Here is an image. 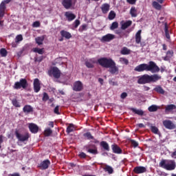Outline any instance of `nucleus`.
Returning a JSON list of instances; mask_svg holds the SVG:
<instances>
[{
  "instance_id": "f257e3e1",
  "label": "nucleus",
  "mask_w": 176,
  "mask_h": 176,
  "mask_svg": "<svg viewBox=\"0 0 176 176\" xmlns=\"http://www.w3.org/2000/svg\"><path fill=\"white\" fill-rule=\"evenodd\" d=\"M98 63L103 68L109 69V72L111 74H118L119 68L116 62L111 58L101 57L97 60Z\"/></svg>"
},
{
  "instance_id": "f03ea898",
  "label": "nucleus",
  "mask_w": 176,
  "mask_h": 176,
  "mask_svg": "<svg viewBox=\"0 0 176 176\" xmlns=\"http://www.w3.org/2000/svg\"><path fill=\"white\" fill-rule=\"evenodd\" d=\"M134 71L137 72H151L153 74L158 73L160 72V67L156 64L155 62L150 60L148 64L147 63H141L137 65L134 68Z\"/></svg>"
},
{
  "instance_id": "7ed1b4c3",
  "label": "nucleus",
  "mask_w": 176,
  "mask_h": 176,
  "mask_svg": "<svg viewBox=\"0 0 176 176\" xmlns=\"http://www.w3.org/2000/svg\"><path fill=\"white\" fill-rule=\"evenodd\" d=\"M162 79V76L158 74H154L149 76L148 74H144L143 76L139 77L138 80V83L139 85H145L148 83H155Z\"/></svg>"
},
{
  "instance_id": "20e7f679",
  "label": "nucleus",
  "mask_w": 176,
  "mask_h": 176,
  "mask_svg": "<svg viewBox=\"0 0 176 176\" xmlns=\"http://www.w3.org/2000/svg\"><path fill=\"white\" fill-rule=\"evenodd\" d=\"M159 166L166 170H174L176 168V162L170 160H162L159 163Z\"/></svg>"
},
{
  "instance_id": "39448f33",
  "label": "nucleus",
  "mask_w": 176,
  "mask_h": 176,
  "mask_svg": "<svg viewBox=\"0 0 176 176\" xmlns=\"http://www.w3.org/2000/svg\"><path fill=\"white\" fill-rule=\"evenodd\" d=\"M28 87V82L26 78H21L19 81H16L15 84H14V89H26Z\"/></svg>"
},
{
  "instance_id": "423d86ee",
  "label": "nucleus",
  "mask_w": 176,
  "mask_h": 176,
  "mask_svg": "<svg viewBox=\"0 0 176 176\" xmlns=\"http://www.w3.org/2000/svg\"><path fill=\"white\" fill-rule=\"evenodd\" d=\"M48 76L59 79L61 76V72L57 67H53L48 71Z\"/></svg>"
},
{
  "instance_id": "0eeeda50",
  "label": "nucleus",
  "mask_w": 176,
  "mask_h": 176,
  "mask_svg": "<svg viewBox=\"0 0 176 176\" xmlns=\"http://www.w3.org/2000/svg\"><path fill=\"white\" fill-rule=\"evenodd\" d=\"M76 2L77 0H62L61 4L65 9L69 10L72 8L73 3L75 5Z\"/></svg>"
},
{
  "instance_id": "6e6552de",
  "label": "nucleus",
  "mask_w": 176,
  "mask_h": 176,
  "mask_svg": "<svg viewBox=\"0 0 176 176\" xmlns=\"http://www.w3.org/2000/svg\"><path fill=\"white\" fill-rule=\"evenodd\" d=\"M115 38H116L115 34L108 33L102 36V38H100V41L102 43H109V42L112 41Z\"/></svg>"
},
{
  "instance_id": "1a4fd4ad",
  "label": "nucleus",
  "mask_w": 176,
  "mask_h": 176,
  "mask_svg": "<svg viewBox=\"0 0 176 176\" xmlns=\"http://www.w3.org/2000/svg\"><path fill=\"white\" fill-rule=\"evenodd\" d=\"M163 125L168 130H173L176 129V125L170 120H164L163 121Z\"/></svg>"
},
{
  "instance_id": "9d476101",
  "label": "nucleus",
  "mask_w": 176,
  "mask_h": 176,
  "mask_svg": "<svg viewBox=\"0 0 176 176\" xmlns=\"http://www.w3.org/2000/svg\"><path fill=\"white\" fill-rule=\"evenodd\" d=\"M15 136H16V138H18V140L20 142H25L28 141L30 138V135L28 133H25V135L20 134L17 131H15Z\"/></svg>"
},
{
  "instance_id": "9b49d317",
  "label": "nucleus",
  "mask_w": 176,
  "mask_h": 176,
  "mask_svg": "<svg viewBox=\"0 0 176 176\" xmlns=\"http://www.w3.org/2000/svg\"><path fill=\"white\" fill-rule=\"evenodd\" d=\"M84 89L83 84L81 81H75L73 84V90L74 91H81Z\"/></svg>"
},
{
  "instance_id": "f8f14e48",
  "label": "nucleus",
  "mask_w": 176,
  "mask_h": 176,
  "mask_svg": "<svg viewBox=\"0 0 176 176\" xmlns=\"http://www.w3.org/2000/svg\"><path fill=\"white\" fill-rule=\"evenodd\" d=\"M33 89L34 93H38L41 91V87L38 78H34L33 82Z\"/></svg>"
},
{
  "instance_id": "ddd939ff",
  "label": "nucleus",
  "mask_w": 176,
  "mask_h": 176,
  "mask_svg": "<svg viewBox=\"0 0 176 176\" xmlns=\"http://www.w3.org/2000/svg\"><path fill=\"white\" fill-rule=\"evenodd\" d=\"M85 148H89L87 150V152L89 153H91V154H93V155H98V148L94 144H89V146H85Z\"/></svg>"
},
{
  "instance_id": "4468645a",
  "label": "nucleus",
  "mask_w": 176,
  "mask_h": 176,
  "mask_svg": "<svg viewBox=\"0 0 176 176\" xmlns=\"http://www.w3.org/2000/svg\"><path fill=\"white\" fill-rule=\"evenodd\" d=\"M6 4H9V3L6 2V0L1 1V3H0V17H4L5 16Z\"/></svg>"
},
{
  "instance_id": "2eb2a0df",
  "label": "nucleus",
  "mask_w": 176,
  "mask_h": 176,
  "mask_svg": "<svg viewBox=\"0 0 176 176\" xmlns=\"http://www.w3.org/2000/svg\"><path fill=\"white\" fill-rule=\"evenodd\" d=\"M112 152L115 154H122L123 153V151L121 149V148L116 144H113L111 146Z\"/></svg>"
},
{
  "instance_id": "dca6fc26",
  "label": "nucleus",
  "mask_w": 176,
  "mask_h": 176,
  "mask_svg": "<svg viewBox=\"0 0 176 176\" xmlns=\"http://www.w3.org/2000/svg\"><path fill=\"white\" fill-rule=\"evenodd\" d=\"M22 110H23V112L26 115L34 112V109H33L32 106H30V104H25V106H23Z\"/></svg>"
},
{
  "instance_id": "f3484780",
  "label": "nucleus",
  "mask_w": 176,
  "mask_h": 176,
  "mask_svg": "<svg viewBox=\"0 0 176 176\" xmlns=\"http://www.w3.org/2000/svg\"><path fill=\"white\" fill-rule=\"evenodd\" d=\"M50 164H51L50 161L49 160H44L42 162H41L38 167L41 170H45V169H47L49 168Z\"/></svg>"
},
{
  "instance_id": "a211bd4d",
  "label": "nucleus",
  "mask_w": 176,
  "mask_h": 176,
  "mask_svg": "<svg viewBox=\"0 0 176 176\" xmlns=\"http://www.w3.org/2000/svg\"><path fill=\"white\" fill-rule=\"evenodd\" d=\"M28 129L32 133L36 134L39 131V127L33 123L29 124Z\"/></svg>"
},
{
  "instance_id": "6ab92c4d",
  "label": "nucleus",
  "mask_w": 176,
  "mask_h": 176,
  "mask_svg": "<svg viewBox=\"0 0 176 176\" xmlns=\"http://www.w3.org/2000/svg\"><path fill=\"white\" fill-rule=\"evenodd\" d=\"M146 171L147 169L144 166H136L133 168V172L135 174H142L146 173Z\"/></svg>"
},
{
  "instance_id": "aec40b11",
  "label": "nucleus",
  "mask_w": 176,
  "mask_h": 176,
  "mask_svg": "<svg viewBox=\"0 0 176 176\" xmlns=\"http://www.w3.org/2000/svg\"><path fill=\"white\" fill-rule=\"evenodd\" d=\"M65 16L69 22L74 21L76 18V16L74 13L70 12H65Z\"/></svg>"
},
{
  "instance_id": "412c9836",
  "label": "nucleus",
  "mask_w": 176,
  "mask_h": 176,
  "mask_svg": "<svg viewBox=\"0 0 176 176\" xmlns=\"http://www.w3.org/2000/svg\"><path fill=\"white\" fill-rule=\"evenodd\" d=\"M60 34L61 37L65 38V39H70L72 38V35L69 32H67L65 30L60 31Z\"/></svg>"
},
{
  "instance_id": "4be33fe9",
  "label": "nucleus",
  "mask_w": 176,
  "mask_h": 176,
  "mask_svg": "<svg viewBox=\"0 0 176 176\" xmlns=\"http://www.w3.org/2000/svg\"><path fill=\"white\" fill-rule=\"evenodd\" d=\"M100 9L102 10V14H107L110 10V5L109 3H103Z\"/></svg>"
},
{
  "instance_id": "5701e85b",
  "label": "nucleus",
  "mask_w": 176,
  "mask_h": 176,
  "mask_svg": "<svg viewBox=\"0 0 176 176\" xmlns=\"http://www.w3.org/2000/svg\"><path fill=\"white\" fill-rule=\"evenodd\" d=\"M142 30H139L136 34H135V43L136 44H140L141 43V41H142Z\"/></svg>"
},
{
  "instance_id": "b1692460",
  "label": "nucleus",
  "mask_w": 176,
  "mask_h": 176,
  "mask_svg": "<svg viewBox=\"0 0 176 176\" xmlns=\"http://www.w3.org/2000/svg\"><path fill=\"white\" fill-rule=\"evenodd\" d=\"M133 24V21L131 20L126 21L123 23L121 24V30H125L127 28H129L130 26H131Z\"/></svg>"
},
{
  "instance_id": "393cba45",
  "label": "nucleus",
  "mask_w": 176,
  "mask_h": 176,
  "mask_svg": "<svg viewBox=\"0 0 176 176\" xmlns=\"http://www.w3.org/2000/svg\"><path fill=\"white\" fill-rule=\"evenodd\" d=\"M100 146L104 149V151H106L107 152L110 151L109 144L107 142L105 141L100 142Z\"/></svg>"
},
{
  "instance_id": "a878e982",
  "label": "nucleus",
  "mask_w": 176,
  "mask_h": 176,
  "mask_svg": "<svg viewBox=\"0 0 176 176\" xmlns=\"http://www.w3.org/2000/svg\"><path fill=\"white\" fill-rule=\"evenodd\" d=\"M176 109V104H167L165 107V112H172L173 110Z\"/></svg>"
},
{
  "instance_id": "bb28decb",
  "label": "nucleus",
  "mask_w": 176,
  "mask_h": 176,
  "mask_svg": "<svg viewBox=\"0 0 176 176\" xmlns=\"http://www.w3.org/2000/svg\"><path fill=\"white\" fill-rule=\"evenodd\" d=\"M44 40H45V36H37L35 38V42L38 45H43Z\"/></svg>"
},
{
  "instance_id": "cd10ccee",
  "label": "nucleus",
  "mask_w": 176,
  "mask_h": 176,
  "mask_svg": "<svg viewBox=\"0 0 176 176\" xmlns=\"http://www.w3.org/2000/svg\"><path fill=\"white\" fill-rule=\"evenodd\" d=\"M76 129L75 125H74L73 124H69V126L67 127L66 129V133L67 134H69L72 132L76 131Z\"/></svg>"
},
{
  "instance_id": "c85d7f7f",
  "label": "nucleus",
  "mask_w": 176,
  "mask_h": 176,
  "mask_svg": "<svg viewBox=\"0 0 176 176\" xmlns=\"http://www.w3.org/2000/svg\"><path fill=\"white\" fill-rule=\"evenodd\" d=\"M130 110H131L133 113H135L136 115H138V116H143L144 114V111H143V110H138L137 109H134V107H131V108L130 109Z\"/></svg>"
},
{
  "instance_id": "c756f323",
  "label": "nucleus",
  "mask_w": 176,
  "mask_h": 176,
  "mask_svg": "<svg viewBox=\"0 0 176 176\" xmlns=\"http://www.w3.org/2000/svg\"><path fill=\"white\" fill-rule=\"evenodd\" d=\"M164 32H165L166 38L168 40H170V35L169 33V29H168V25L167 23H165L164 24Z\"/></svg>"
},
{
  "instance_id": "7c9ffc66",
  "label": "nucleus",
  "mask_w": 176,
  "mask_h": 176,
  "mask_svg": "<svg viewBox=\"0 0 176 176\" xmlns=\"http://www.w3.org/2000/svg\"><path fill=\"white\" fill-rule=\"evenodd\" d=\"M155 91H156L158 94H165V91L164 89L162 88V87H161V85H157L154 89Z\"/></svg>"
},
{
  "instance_id": "2f4dec72",
  "label": "nucleus",
  "mask_w": 176,
  "mask_h": 176,
  "mask_svg": "<svg viewBox=\"0 0 176 176\" xmlns=\"http://www.w3.org/2000/svg\"><path fill=\"white\" fill-rule=\"evenodd\" d=\"M152 6L157 10H161L162 8V6L160 4V2H157L156 1H153Z\"/></svg>"
},
{
  "instance_id": "473e14b6",
  "label": "nucleus",
  "mask_w": 176,
  "mask_h": 176,
  "mask_svg": "<svg viewBox=\"0 0 176 176\" xmlns=\"http://www.w3.org/2000/svg\"><path fill=\"white\" fill-rule=\"evenodd\" d=\"M32 52L34 53H38L40 55H43L45 53L44 48H38V47L32 48Z\"/></svg>"
},
{
  "instance_id": "72a5a7b5",
  "label": "nucleus",
  "mask_w": 176,
  "mask_h": 176,
  "mask_svg": "<svg viewBox=\"0 0 176 176\" xmlns=\"http://www.w3.org/2000/svg\"><path fill=\"white\" fill-rule=\"evenodd\" d=\"M130 14L131 16V17H137L138 16V10L135 8V7H131V10H130Z\"/></svg>"
},
{
  "instance_id": "f704fd0d",
  "label": "nucleus",
  "mask_w": 176,
  "mask_h": 176,
  "mask_svg": "<svg viewBox=\"0 0 176 176\" xmlns=\"http://www.w3.org/2000/svg\"><path fill=\"white\" fill-rule=\"evenodd\" d=\"M121 54L122 55H129L131 54V50L127 47H123L120 51Z\"/></svg>"
},
{
  "instance_id": "c9c22d12",
  "label": "nucleus",
  "mask_w": 176,
  "mask_h": 176,
  "mask_svg": "<svg viewBox=\"0 0 176 176\" xmlns=\"http://www.w3.org/2000/svg\"><path fill=\"white\" fill-rule=\"evenodd\" d=\"M159 107L156 104H152L148 107L149 112H156L158 110Z\"/></svg>"
},
{
  "instance_id": "e433bc0d",
  "label": "nucleus",
  "mask_w": 176,
  "mask_h": 176,
  "mask_svg": "<svg viewBox=\"0 0 176 176\" xmlns=\"http://www.w3.org/2000/svg\"><path fill=\"white\" fill-rule=\"evenodd\" d=\"M116 34H118L120 36V38H122L126 35V31H123L121 30H117L116 31Z\"/></svg>"
},
{
  "instance_id": "4c0bfd02",
  "label": "nucleus",
  "mask_w": 176,
  "mask_h": 176,
  "mask_svg": "<svg viewBox=\"0 0 176 176\" xmlns=\"http://www.w3.org/2000/svg\"><path fill=\"white\" fill-rule=\"evenodd\" d=\"M104 170L105 172H107L109 174L113 173V168L111 166H109V165H105V167L104 168Z\"/></svg>"
},
{
  "instance_id": "58836bf2",
  "label": "nucleus",
  "mask_w": 176,
  "mask_h": 176,
  "mask_svg": "<svg viewBox=\"0 0 176 176\" xmlns=\"http://www.w3.org/2000/svg\"><path fill=\"white\" fill-rule=\"evenodd\" d=\"M116 17V14L113 10H111L108 15V19L110 21L113 20Z\"/></svg>"
},
{
  "instance_id": "ea45409f",
  "label": "nucleus",
  "mask_w": 176,
  "mask_h": 176,
  "mask_svg": "<svg viewBox=\"0 0 176 176\" xmlns=\"http://www.w3.org/2000/svg\"><path fill=\"white\" fill-rule=\"evenodd\" d=\"M83 137L86 138L87 140H88L94 139V137L91 135V133L90 132H87V133H84Z\"/></svg>"
},
{
  "instance_id": "a19ab883",
  "label": "nucleus",
  "mask_w": 176,
  "mask_h": 176,
  "mask_svg": "<svg viewBox=\"0 0 176 176\" xmlns=\"http://www.w3.org/2000/svg\"><path fill=\"white\" fill-rule=\"evenodd\" d=\"M11 102L12 103V105H14V107L16 108L21 107V104L19 102H18L17 99H12V100H11Z\"/></svg>"
},
{
  "instance_id": "79ce46f5",
  "label": "nucleus",
  "mask_w": 176,
  "mask_h": 176,
  "mask_svg": "<svg viewBox=\"0 0 176 176\" xmlns=\"http://www.w3.org/2000/svg\"><path fill=\"white\" fill-rule=\"evenodd\" d=\"M0 55H1V57H6L8 56V51L6 48L0 49Z\"/></svg>"
},
{
  "instance_id": "37998d69",
  "label": "nucleus",
  "mask_w": 176,
  "mask_h": 176,
  "mask_svg": "<svg viewBox=\"0 0 176 176\" xmlns=\"http://www.w3.org/2000/svg\"><path fill=\"white\" fill-rule=\"evenodd\" d=\"M119 24L117 21H114L111 23V25L110 26V30H114L117 28H118Z\"/></svg>"
},
{
  "instance_id": "c03bdc74",
  "label": "nucleus",
  "mask_w": 176,
  "mask_h": 176,
  "mask_svg": "<svg viewBox=\"0 0 176 176\" xmlns=\"http://www.w3.org/2000/svg\"><path fill=\"white\" fill-rule=\"evenodd\" d=\"M45 56H44L34 57V62L35 63H41L43 60V59H45Z\"/></svg>"
},
{
  "instance_id": "a18cd8bd",
  "label": "nucleus",
  "mask_w": 176,
  "mask_h": 176,
  "mask_svg": "<svg viewBox=\"0 0 176 176\" xmlns=\"http://www.w3.org/2000/svg\"><path fill=\"white\" fill-rule=\"evenodd\" d=\"M53 131L50 129H47L44 131V135L45 137H49L52 134Z\"/></svg>"
},
{
  "instance_id": "49530a36",
  "label": "nucleus",
  "mask_w": 176,
  "mask_h": 176,
  "mask_svg": "<svg viewBox=\"0 0 176 176\" xmlns=\"http://www.w3.org/2000/svg\"><path fill=\"white\" fill-rule=\"evenodd\" d=\"M87 30V24H82L79 27L78 31L80 32H83L84 31H86Z\"/></svg>"
},
{
  "instance_id": "de8ad7c7",
  "label": "nucleus",
  "mask_w": 176,
  "mask_h": 176,
  "mask_svg": "<svg viewBox=\"0 0 176 176\" xmlns=\"http://www.w3.org/2000/svg\"><path fill=\"white\" fill-rule=\"evenodd\" d=\"M23 40V37L22 34H18L16 35V36H15V41H16V43H18L21 42Z\"/></svg>"
},
{
  "instance_id": "09e8293b",
  "label": "nucleus",
  "mask_w": 176,
  "mask_h": 176,
  "mask_svg": "<svg viewBox=\"0 0 176 176\" xmlns=\"http://www.w3.org/2000/svg\"><path fill=\"white\" fill-rule=\"evenodd\" d=\"M85 66L87 68H94V63L89 60L85 61Z\"/></svg>"
},
{
  "instance_id": "8fccbe9b",
  "label": "nucleus",
  "mask_w": 176,
  "mask_h": 176,
  "mask_svg": "<svg viewBox=\"0 0 176 176\" xmlns=\"http://www.w3.org/2000/svg\"><path fill=\"white\" fill-rule=\"evenodd\" d=\"M151 131L153 133L158 134L159 133V129L156 126H151Z\"/></svg>"
},
{
  "instance_id": "3c124183",
  "label": "nucleus",
  "mask_w": 176,
  "mask_h": 176,
  "mask_svg": "<svg viewBox=\"0 0 176 176\" xmlns=\"http://www.w3.org/2000/svg\"><path fill=\"white\" fill-rule=\"evenodd\" d=\"M50 97L48 94L47 92H44L42 98L43 101H47L49 100Z\"/></svg>"
},
{
  "instance_id": "603ef678",
  "label": "nucleus",
  "mask_w": 176,
  "mask_h": 176,
  "mask_svg": "<svg viewBox=\"0 0 176 176\" xmlns=\"http://www.w3.org/2000/svg\"><path fill=\"white\" fill-rule=\"evenodd\" d=\"M131 146H133L134 148H137L139 146V143L137 142L135 140H131Z\"/></svg>"
},
{
  "instance_id": "864d4df0",
  "label": "nucleus",
  "mask_w": 176,
  "mask_h": 176,
  "mask_svg": "<svg viewBox=\"0 0 176 176\" xmlns=\"http://www.w3.org/2000/svg\"><path fill=\"white\" fill-rule=\"evenodd\" d=\"M174 54V51L173 50H168L166 52V57L172 58Z\"/></svg>"
},
{
  "instance_id": "5fc2aeb1",
  "label": "nucleus",
  "mask_w": 176,
  "mask_h": 176,
  "mask_svg": "<svg viewBox=\"0 0 176 176\" xmlns=\"http://www.w3.org/2000/svg\"><path fill=\"white\" fill-rule=\"evenodd\" d=\"M41 26V23L38 21H36L32 23V28H39Z\"/></svg>"
},
{
  "instance_id": "6e6d98bb",
  "label": "nucleus",
  "mask_w": 176,
  "mask_h": 176,
  "mask_svg": "<svg viewBox=\"0 0 176 176\" xmlns=\"http://www.w3.org/2000/svg\"><path fill=\"white\" fill-rule=\"evenodd\" d=\"M74 28L76 29L80 25V21L78 19H76L74 22Z\"/></svg>"
},
{
  "instance_id": "4d7b16f0",
  "label": "nucleus",
  "mask_w": 176,
  "mask_h": 176,
  "mask_svg": "<svg viewBox=\"0 0 176 176\" xmlns=\"http://www.w3.org/2000/svg\"><path fill=\"white\" fill-rule=\"evenodd\" d=\"M59 108L60 106H56V107H54V113L56 115H60V113L59 111Z\"/></svg>"
},
{
  "instance_id": "13d9d810",
  "label": "nucleus",
  "mask_w": 176,
  "mask_h": 176,
  "mask_svg": "<svg viewBox=\"0 0 176 176\" xmlns=\"http://www.w3.org/2000/svg\"><path fill=\"white\" fill-rule=\"evenodd\" d=\"M3 16H0V30L3 29L4 25V20H2Z\"/></svg>"
},
{
  "instance_id": "bf43d9fd",
  "label": "nucleus",
  "mask_w": 176,
  "mask_h": 176,
  "mask_svg": "<svg viewBox=\"0 0 176 176\" xmlns=\"http://www.w3.org/2000/svg\"><path fill=\"white\" fill-rule=\"evenodd\" d=\"M120 61L123 62L126 65H128L129 63V60L126 58H120Z\"/></svg>"
},
{
  "instance_id": "052dcab7",
  "label": "nucleus",
  "mask_w": 176,
  "mask_h": 176,
  "mask_svg": "<svg viewBox=\"0 0 176 176\" xmlns=\"http://www.w3.org/2000/svg\"><path fill=\"white\" fill-rule=\"evenodd\" d=\"M109 84L112 86H118V84L116 81H113V80H109Z\"/></svg>"
},
{
  "instance_id": "680f3d73",
  "label": "nucleus",
  "mask_w": 176,
  "mask_h": 176,
  "mask_svg": "<svg viewBox=\"0 0 176 176\" xmlns=\"http://www.w3.org/2000/svg\"><path fill=\"white\" fill-rule=\"evenodd\" d=\"M126 1L130 5H135L137 3V0H126Z\"/></svg>"
},
{
  "instance_id": "e2e57ef3",
  "label": "nucleus",
  "mask_w": 176,
  "mask_h": 176,
  "mask_svg": "<svg viewBox=\"0 0 176 176\" xmlns=\"http://www.w3.org/2000/svg\"><path fill=\"white\" fill-rule=\"evenodd\" d=\"M78 157L82 159H85L87 157V155L85 153L82 152L78 155Z\"/></svg>"
},
{
  "instance_id": "0e129e2a",
  "label": "nucleus",
  "mask_w": 176,
  "mask_h": 176,
  "mask_svg": "<svg viewBox=\"0 0 176 176\" xmlns=\"http://www.w3.org/2000/svg\"><path fill=\"white\" fill-rule=\"evenodd\" d=\"M128 96V94H126V92H122V94H121L120 95V98L121 99H125L126 97Z\"/></svg>"
},
{
  "instance_id": "69168bd1",
  "label": "nucleus",
  "mask_w": 176,
  "mask_h": 176,
  "mask_svg": "<svg viewBox=\"0 0 176 176\" xmlns=\"http://www.w3.org/2000/svg\"><path fill=\"white\" fill-rule=\"evenodd\" d=\"M18 44H19V43L15 41L12 42V43H11V45H12V47L15 48L17 47Z\"/></svg>"
},
{
  "instance_id": "338daca9",
  "label": "nucleus",
  "mask_w": 176,
  "mask_h": 176,
  "mask_svg": "<svg viewBox=\"0 0 176 176\" xmlns=\"http://www.w3.org/2000/svg\"><path fill=\"white\" fill-rule=\"evenodd\" d=\"M171 157L176 159V151H174L172 154H171Z\"/></svg>"
},
{
  "instance_id": "774afa93",
  "label": "nucleus",
  "mask_w": 176,
  "mask_h": 176,
  "mask_svg": "<svg viewBox=\"0 0 176 176\" xmlns=\"http://www.w3.org/2000/svg\"><path fill=\"white\" fill-rule=\"evenodd\" d=\"M10 176H20V174H19V173H14V174L10 175Z\"/></svg>"
}]
</instances>
